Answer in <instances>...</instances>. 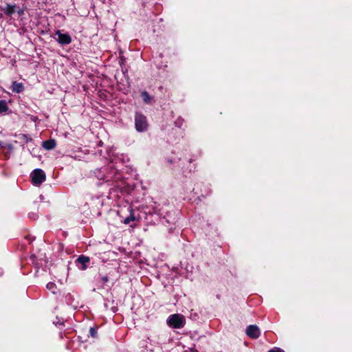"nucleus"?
Listing matches in <instances>:
<instances>
[{
  "instance_id": "obj_1",
  "label": "nucleus",
  "mask_w": 352,
  "mask_h": 352,
  "mask_svg": "<svg viewBox=\"0 0 352 352\" xmlns=\"http://www.w3.org/2000/svg\"><path fill=\"white\" fill-rule=\"evenodd\" d=\"M186 319L183 315L175 314H172L167 318V324L173 329H181L184 327Z\"/></svg>"
},
{
  "instance_id": "obj_2",
  "label": "nucleus",
  "mask_w": 352,
  "mask_h": 352,
  "mask_svg": "<svg viewBox=\"0 0 352 352\" xmlns=\"http://www.w3.org/2000/svg\"><path fill=\"white\" fill-rule=\"evenodd\" d=\"M135 129L139 132L144 131L147 129L148 124L145 116L140 113H136L135 118Z\"/></svg>"
},
{
  "instance_id": "obj_3",
  "label": "nucleus",
  "mask_w": 352,
  "mask_h": 352,
  "mask_svg": "<svg viewBox=\"0 0 352 352\" xmlns=\"http://www.w3.org/2000/svg\"><path fill=\"white\" fill-rule=\"evenodd\" d=\"M33 184L38 186L45 180V174L41 169H35L31 174Z\"/></svg>"
},
{
  "instance_id": "obj_4",
  "label": "nucleus",
  "mask_w": 352,
  "mask_h": 352,
  "mask_svg": "<svg viewBox=\"0 0 352 352\" xmlns=\"http://www.w3.org/2000/svg\"><path fill=\"white\" fill-rule=\"evenodd\" d=\"M56 35L58 36L56 41L60 45H68L72 42L71 36L68 34H63L60 30L56 32Z\"/></svg>"
},
{
  "instance_id": "obj_5",
  "label": "nucleus",
  "mask_w": 352,
  "mask_h": 352,
  "mask_svg": "<svg viewBox=\"0 0 352 352\" xmlns=\"http://www.w3.org/2000/svg\"><path fill=\"white\" fill-rule=\"evenodd\" d=\"M127 211L129 214V215L122 220V223L124 224H129L131 221H135L139 220V217H137L134 214V210L131 207L127 208Z\"/></svg>"
},
{
  "instance_id": "obj_6",
  "label": "nucleus",
  "mask_w": 352,
  "mask_h": 352,
  "mask_svg": "<svg viewBox=\"0 0 352 352\" xmlns=\"http://www.w3.org/2000/svg\"><path fill=\"white\" fill-rule=\"evenodd\" d=\"M247 335L252 338H257L260 336V331L255 325H250L246 329Z\"/></svg>"
},
{
  "instance_id": "obj_7",
  "label": "nucleus",
  "mask_w": 352,
  "mask_h": 352,
  "mask_svg": "<svg viewBox=\"0 0 352 352\" xmlns=\"http://www.w3.org/2000/svg\"><path fill=\"white\" fill-rule=\"evenodd\" d=\"M76 262L80 263L82 265L80 269L85 270L87 269V264L89 262V258L82 255L77 258Z\"/></svg>"
},
{
  "instance_id": "obj_8",
  "label": "nucleus",
  "mask_w": 352,
  "mask_h": 352,
  "mask_svg": "<svg viewBox=\"0 0 352 352\" xmlns=\"http://www.w3.org/2000/svg\"><path fill=\"white\" fill-rule=\"evenodd\" d=\"M23 89V85L21 82H14L12 85V90L15 93H21Z\"/></svg>"
},
{
  "instance_id": "obj_9",
  "label": "nucleus",
  "mask_w": 352,
  "mask_h": 352,
  "mask_svg": "<svg viewBox=\"0 0 352 352\" xmlns=\"http://www.w3.org/2000/svg\"><path fill=\"white\" fill-rule=\"evenodd\" d=\"M43 146L47 150H52L56 146V142L54 140H50L43 142Z\"/></svg>"
},
{
  "instance_id": "obj_10",
  "label": "nucleus",
  "mask_w": 352,
  "mask_h": 352,
  "mask_svg": "<svg viewBox=\"0 0 352 352\" xmlns=\"http://www.w3.org/2000/svg\"><path fill=\"white\" fill-rule=\"evenodd\" d=\"M8 110V106L4 100L0 101V113H3Z\"/></svg>"
},
{
  "instance_id": "obj_11",
  "label": "nucleus",
  "mask_w": 352,
  "mask_h": 352,
  "mask_svg": "<svg viewBox=\"0 0 352 352\" xmlns=\"http://www.w3.org/2000/svg\"><path fill=\"white\" fill-rule=\"evenodd\" d=\"M141 96H142V98L143 100H144L145 102L148 103V102H150V100H151V97L149 96V95H148V92H146V91H143V92H142V94H141Z\"/></svg>"
},
{
  "instance_id": "obj_12",
  "label": "nucleus",
  "mask_w": 352,
  "mask_h": 352,
  "mask_svg": "<svg viewBox=\"0 0 352 352\" xmlns=\"http://www.w3.org/2000/svg\"><path fill=\"white\" fill-rule=\"evenodd\" d=\"M47 289L52 291L53 294L56 293V286L54 283H48L46 285Z\"/></svg>"
},
{
  "instance_id": "obj_13",
  "label": "nucleus",
  "mask_w": 352,
  "mask_h": 352,
  "mask_svg": "<svg viewBox=\"0 0 352 352\" xmlns=\"http://www.w3.org/2000/svg\"><path fill=\"white\" fill-rule=\"evenodd\" d=\"M21 138L23 140H24L25 142H28L29 141H30L32 139L31 138L28 137V135H21Z\"/></svg>"
},
{
  "instance_id": "obj_14",
  "label": "nucleus",
  "mask_w": 352,
  "mask_h": 352,
  "mask_svg": "<svg viewBox=\"0 0 352 352\" xmlns=\"http://www.w3.org/2000/svg\"><path fill=\"white\" fill-rule=\"evenodd\" d=\"M89 333L92 337L96 336V330L94 328H90Z\"/></svg>"
},
{
  "instance_id": "obj_15",
  "label": "nucleus",
  "mask_w": 352,
  "mask_h": 352,
  "mask_svg": "<svg viewBox=\"0 0 352 352\" xmlns=\"http://www.w3.org/2000/svg\"><path fill=\"white\" fill-rule=\"evenodd\" d=\"M8 9H9L7 11V14H10L14 12L13 7H11L10 6H8Z\"/></svg>"
},
{
  "instance_id": "obj_16",
  "label": "nucleus",
  "mask_w": 352,
  "mask_h": 352,
  "mask_svg": "<svg viewBox=\"0 0 352 352\" xmlns=\"http://www.w3.org/2000/svg\"><path fill=\"white\" fill-rule=\"evenodd\" d=\"M269 352H284L283 351H282L281 349H278V348H274L270 351H269Z\"/></svg>"
},
{
  "instance_id": "obj_17",
  "label": "nucleus",
  "mask_w": 352,
  "mask_h": 352,
  "mask_svg": "<svg viewBox=\"0 0 352 352\" xmlns=\"http://www.w3.org/2000/svg\"><path fill=\"white\" fill-rule=\"evenodd\" d=\"M102 279H103L104 282L108 281V278L107 276L103 277Z\"/></svg>"
}]
</instances>
